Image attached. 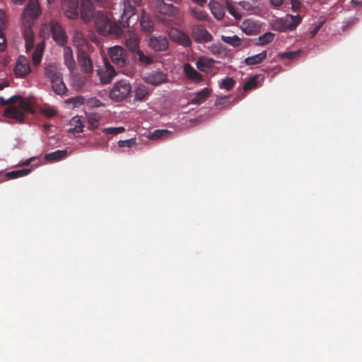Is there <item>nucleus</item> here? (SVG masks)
<instances>
[{
  "label": "nucleus",
  "mask_w": 362,
  "mask_h": 362,
  "mask_svg": "<svg viewBox=\"0 0 362 362\" xmlns=\"http://www.w3.org/2000/svg\"><path fill=\"white\" fill-rule=\"evenodd\" d=\"M95 25L98 32L104 36L109 34L119 35L122 32L121 26L115 21H112L103 11H98L96 13Z\"/></svg>",
  "instance_id": "f257e3e1"
},
{
  "label": "nucleus",
  "mask_w": 362,
  "mask_h": 362,
  "mask_svg": "<svg viewBox=\"0 0 362 362\" xmlns=\"http://www.w3.org/2000/svg\"><path fill=\"white\" fill-rule=\"evenodd\" d=\"M299 15H286L284 18L273 20V30L286 31L294 30L301 22Z\"/></svg>",
  "instance_id": "f03ea898"
},
{
  "label": "nucleus",
  "mask_w": 362,
  "mask_h": 362,
  "mask_svg": "<svg viewBox=\"0 0 362 362\" xmlns=\"http://www.w3.org/2000/svg\"><path fill=\"white\" fill-rule=\"evenodd\" d=\"M132 91V87L126 80H120L115 83L110 92V97L115 101H122L126 99Z\"/></svg>",
  "instance_id": "7ed1b4c3"
},
{
  "label": "nucleus",
  "mask_w": 362,
  "mask_h": 362,
  "mask_svg": "<svg viewBox=\"0 0 362 362\" xmlns=\"http://www.w3.org/2000/svg\"><path fill=\"white\" fill-rule=\"evenodd\" d=\"M109 56L116 66L123 67L127 64V52L120 46H115L109 49Z\"/></svg>",
  "instance_id": "20e7f679"
},
{
  "label": "nucleus",
  "mask_w": 362,
  "mask_h": 362,
  "mask_svg": "<svg viewBox=\"0 0 362 362\" xmlns=\"http://www.w3.org/2000/svg\"><path fill=\"white\" fill-rule=\"evenodd\" d=\"M148 47L154 52H165L169 48V40L165 35H151L148 40Z\"/></svg>",
  "instance_id": "39448f33"
},
{
  "label": "nucleus",
  "mask_w": 362,
  "mask_h": 362,
  "mask_svg": "<svg viewBox=\"0 0 362 362\" xmlns=\"http://www.w3.org/2000/svg\"><path fill=\"white\" fill-rule=\"evenodd\" d=\"M134 14L135 8L133 5H132L131 1H124L123 4V12L120 16V18L119 19L120 25L123 28L129 27L130 19Z\"/></svg>",
  "instance_id": "423d86ee"
},
{
  "label": "nucleus",
  "mask_w": 362,
  "mask_h": 362,
  "mask_svg": "<svg viewBox=\"0 0 362 362\" xmlns=\"http://www.w3.org/2000/svg\"><path fill=\"white\" fill-rule=\"evenodd\" d=\"M192 35L197 42H208L211 41L212 36L202 25H194L192 28Z\"/></svg>",
  "instance_id": "0eeeda50"
},
{
  "label": "nucleus",
  "mask_w": 362,
  "mask_h": 362,
  "mask_svg": "<svg viewBox=\"0 0 362 362\" xmlns=\"http://www.w3.org/2000/svg\"><path fill=\"white\" fill-rule=\"evenodd\" d=\"M62 8L66 17L75 19L78 16V0H62Z\"/></svg>",
  "instance_id": "6e6552de"
},
{
  "label": "nucleus",
  "mask_w": 362,
  "mask_h": 362,
  "mask_svg": "<svg viewBox=\"0 0 362 362\" xmlns=\"http://www.w3.org/2000/svg\"><path fill=\"white\" fill-rule=\"evenodd\" d=\"M50 29L54 40L59 45H64L67 41L66 33L62 26L55 21L50 23Z\"/></svg>",
  "instance_id": "1a4fd4ad"
},
{
  "label": "nucleus",
  "mask_w": 362,
  "mask_h": 362,
  "mask_svg": "<svg viewBox=\"0 0 362 362\" xmlns=\"http://www.w3.org/2000/svg\"><path fill=\"white\" fill-rule=\"evenodd\" d=\"M81 18L85 23L90 22L95 16L94 6L90 0H81Z\"/></svg>",
  "instance_id": "9d476101"
},
{
  "label": "nucleus",
  "mask_w": 362,
  "mask_h": 362,
  "mask_svg": "<svg viewBox=\"0 0 362 362\" xmlns=\"http://www.w3.org/2000/svg\"><path fill=\"white\" fill-rule=\"evenodd\" d=\"M169 36L173 42L180 45L190 47L192 45L189 35L178 29H172L169 33Z\"/></svg>",
  "instance_id": "9b49d317"
},
{
  "label": "nucleus",
  "mask_w": 362,
  "mask_h": 362,
  "mask_svg": "<svg viewBox=\"0 0 362 362\" xmlns=\"http://www.w3.org/2000/svg\"><path fill=\"white\" fill-rule=\"evenodd\" d=\"M30 72V66L29 60L25 57H19L16 63L14 73L16 76L24 78Z\"/></svg>",
  "instance_id": "f8f14e48"
},
{
  "label": "nucleus",
  "mask_w": 362,
  "mask_h": 362,
  "mask_svg": "<svg viewBox=\"0 0 362 362\" xmlns=\"http://www.w3.org/2000/svg\"><path fill=\"white\" fill-rule=\"evenodd\" d=\"M144 80L146 83L156 86L167 83L168 78L165 74L154 71L145 76Z\"/></svg>",
  "instance_id": "ddd939ff"
},
{
  "label": "nucleus",
  "mask_w": 362,
  "mask_h": 362,
  "mask_svg": "<svg viewBox=\"0 0 362 362\" xmlns=\"http://www.w3.org/2000/svg\"><path fill=\"white\" fill-rule=\"evenodd\" d=\"M104 61L105 70L98 71V75L100 76L101 83L107 84L116 76V71L107 59H105Z\"/></svg>",
  "instance_id": "4468645a"
},
{
  "label": "nucleus",
  "mask_w": 362,
  "mask_h": 362,
  "mask_svg": "<svg viewBox=\"0 0 362 362\" xmlns=\"http://www.w3.org/2000/svg\"><path fill=\"white\" fill-rule=\"evenodd\" d=\"M156 8L162 14L168 16H175L177 13V8L172 4H168L163 0H154Z\"/></svg>",
  "instance_id": "2eb2a0df"
},
{
  "label": "nucleus",
  "mask_w": 362,
  "mask_h": 362,
  "mask_svg": "<svg viewBox=\"0 0 362 362\" xmlns=\"http://www.w3.org/2000/svg\"><path fill=\"white\" fill-rule=\"evenodd\" d=\"M78 62L83 71L87 74H90L93 71V62L88 54L83 50H79L78 52Z\"/></svg>",
  "instance_id": "dca6fc26"
},
{
  "label": "nucleus",
  "mask_w": 362,
  "mask_h": 362,
  "mask_svg": "<svg viewBox=\"0 0 362 362\" xmlns=\"http://www.w3.org/2000/svg\"><path fill=\"white\" fill-rule=\"evenodd\" d=\"M40 14V6L37 0H30L23 11V17L35 19Z\"/></svg>",
  "instance_id": "f3484780"
},
{
  "label": "nucleus",
  "mask_w": 362,
  "mask_h": 362,
  "mask_svg": "<svg viewBox=\"0 0 362 362\" xmlns=\"http://www.w3.org/2000/svg\"><path fill=\"white\" fill-rule=\"evenodd\" d=\"M183 71L186 77L194 83H199L204 80L203 76L189 63L184 64Z\"/></svg>",
  "instance_id": "a211bd4d"
},
{
  "label": "nucleus",
  "mask_w": 362,
  "mask_h": 362,
  "mask_svg": "<svg viewBox=\"0 0 362 362\" xmlns=\"http://www.w3.org/2000/svg\"><path fill=\"white\" fill-rule=\"evenodd\" d=\"M4 115L8 118L13 119L20 123H23L25 120L24 113L13 106L6 108Z\"/></svg>",
  "instance_id": "6ab92c4d"
},
{
  "label": "nucleus",
  "mask_w": 362,
  "mask_h": 362,
  "mask_svg": "<svg viewBox=\"0 0 362 362\" xmlns=\"http://www.w3.org/2000/svg\"><path fill=\"white\" fill-rule=\"evenodd\" d=\"M44 74L50 81L59 80V77L62 76L54 64L45 65L44 67Z\"/></svg>",
  "instance_id": "aec40b11"
},
{
  "label": "nucleus",
  "mask_w": 362,
  "mask_h": 362,
  "mask_svg": "<svg viewBox=\"0 0 362 362\" xmlns=\"http://www.w3.org/2000/svg\"><path fill=\"white\" fill-rule=\"evenodd\" d=\"M209 6L211 13L217 20H222L224 18L226 9L223 5L218 1H211Z\"/></svg>",
  "instance_id": "412c9836"
},
{
  "label": "nucleus",
  "mask_w": 362,
  "mask_h": 362,
  "mask_svg": "<svg viewBox=\"0 0 362 362\" xmlns=\"http://www.w3.org/2000/svg\"><path fill=\"white\" fill-rule=\"evenodd\" d=\"M139 23L142 30L146 32H152L153 30V22L151 16L144 11H141L139 18Z\"/></svg>",
  "instance_id": "4be33fe9"
},
{
  "label": "nucleus",
  "mask_w": 362,
  "mask_h": 362,
  "mask_svg": "<svg viewBox=\"0 0 362 362\" xmlns=\"http://www.w3.org/2000/svg\"><path fill=\"white\" fill-rule=\"evenodd\" d=\"M211 90L209 88H204L197 92L193 99L191 100V104L200 105L203 103L211 95Z\"/></svg>",
  "instance_id": "5701e85b"
},
{
  "label": "nucleus",
  "mask_w": 362,
  "mask_h": 362,
  "mask_svg": "<svg viewBox=\"0 0 362 362\" xmlns=\"http://www.w3.org/2000/svg\"><path fill=\"white\" fill-rule=\"evenodd\" d=\"M64 63L69 71H72L76 67V62L74 59L73 52L70 47H65L64 48Z\"/></svg>",
  "instance_id": "b1692460"
},
{
  "label": "nucleus",
  "mask_w": 362,
  "mask_h": 362,
  "mask_svg": "<svg viewBox=\"0 0 362 362\" xmlns=\"http://www.w3.org/2000/svg\"><path fill=\"white\" fill-rule=\"evenodd\" d=\"M241 29L245 34L252 35L257 33L259 27L254 21L247 19L242 23Z\"/></svg>",
  "instance_id": "393cba45"
},
{
  "label": "nucleus",
  "mask_w": 362,
  "mask_h": 362,
  "mask_svg": "<svg viewBox=\"0 0 362 362\" xmlns=\"http://www.w3.org/2000/svg\"><path fill=\"white\" fill-rule=\"evenodd\" d=\"M214 60L206 57H199L197 60L196 66L197 68L200 71L205 72L207 69H211L213 66Z\"/></svg>",
  "instance_id": "a878e982"
},
{
  "label": "nucleus",
  "mask_w": 362,
  "mask_h": 362,
  "mask_svg": "<svg viewBox=\"0 0 362 362\" xmlns=\"http://www.w3.org/2000/svg\"><path fill=\"white\" fill-rule=\"evenodd\" d=\"M44 49V42H41L36 45L35 49L32 55L33 63L35 66H37L40 64Z\"/></svg>",
  "instance_id": "bb28decb"
},
{
  "label": "nucleus",
  "mask_w": 362,
  "mask_h": 362,
  "mask_svg": "<svg viewBox=\"0 0 362 362\" xmlns=\"http://www.w3.org/2000/svg\"><path fill=\"white\" fill-rule=\"evenodd\" d=\"M267 57L266 51H263L257 54L248 57L245 59V64L247 66H253L263 62Z\"/></svg>",
  "instance_id": "cd10ccee"
},
{
  "label": "nucleus",
  "mask_w": 362,
  "mask_h": 362,
  "mask_svg": "<svg viewBox=\"0 0 362 362\" xmlns=\"http://www.w3.org/2000/svg\"><path fill=\"white\" fill-rule=\"evenodd\" d=\"M24 38L25 41L26 51H30L34 46V33L30 28H27L24 30Z\"/></svg>",
  "instance_id": "c85d7f7f"
},
{
  "label": "nucleus",
  "mask_w": 362,
  "mask_h": 362,
  "mask_svg": "<svg viewBox=\"0 0 362 362\" xmlns=\"http://www.w3.org/2000/svg\"><path fill=\"white\" fill-rule=\"evenodd\" d=\"M189 13L192 18L198 21H205L209 18L208 14L197 7H191L189 8Z\"/></svg>",
  "instance_id": "c756f323"
},
{
  "label": "nucleus",
  "mask_w": 362,
  "mask_h": 362,
  "mask_svg": "<svg viewBox=\"0 0 362 362\" xmlns=\"http://www.w3.org/2000/svg\"><path fill=\"white\" fill-rule=\"evenodd\" d=\"M66 155V150H57L54 152L46 154L45 156V159L47 161H57L65 158Z\"/></svg>",
  "instance_id": "7c9ffc66"
},
{
  "label": "nucleus",
  "mask_w": 362,
  "mask_h": 362,
  "mask_svg": "<svg viewBox=\"0 0 362 362\" xmlns=\"http://www.w3.org/2000/svg\"><path fill=\"white\" fill-rule=\"evenodd\" d=\"M51 83L54 91L57 95H63L67 91V88L62 81V76L59 77V80L52 81Z\"/></svg>",
  "instance_id": "2f4dec72"
},
{
  "label": "nucleus",
  "mask_w": 362,
  "mask_h": 362,
  "mask_svg": "<svg viewBox=\"0 0 362 362\" xmlns=\"http://www.w3.org/2000/svg\"><path fill=\"white\" fill-rule=\"evenodd\" d=\"M31 172L30 168H25L17 170H13L5 173V177L8 180L16 179L21 177L28 175Z\"/></svg>",
  "instance_id": "473e14b6"
},
{
  "label": "nucleus",
  "mask_w": 362,
  "mask_h": 362,
  "mask_svg": "<svg viewBox=\"0 0 362 362\" xmlns=\"http://www.w3.org/2000/svg\"><path fill=\"white\" fill-rule=\"evenodd\" d=\"M221 40L234 47H238L242 45V39L237 35H222Z\"/></svg>",
  "instance_id": "72a5a7b5"
},
{
  "label": "nucleus",
  "mask_w": 362,
  "mask_h": 362,
  "mask_svg": "<svg viewBox=\"0 0 362 362\" xmlns=\"http://www.w3.org/2000/svg\"><path fill=\"white\" fill-rule=\"evenodd\" d=\"M71 124L74 125V127L70 129L69 131L73 133H81L83 132L84 125L83 124L82 117L76 116L72 118Z\"/></svg>",
  "instance_id": "f704fd0d"
},
{
  "label": "nucleus",
  "mask_w": 362,
  "mask_h": 362,
  "mask_svg": "<svg viewBox=\"0 0 362 362\" xmlns=\"http://www.w3.org/2000/svg\"><path fill=\"white\" fill-rule=\"evenodd\" d=\"M148 94V90L144 85L138 86L134 90V98L136 100L142 101Z\"/></svg>",
  "instance_id": "c9c22d12"
},
{
  "label": "nucleus",
  "mask_w": 362,
  "mask_h": 362,
  "mask_svg": "<svg viewBox=\"0 0 362 362\" xmlns=\"http://www.w3.org/2000/svg\"><path fill=\"white\" fill-rule=\"evenodd\" d=\"M88 122L89 124V129H94L98 127L100 121L101 117L97 113H90L88 115Z\"/></svg>",
  "instance_id": "e433bc0d"
},
{
  "label": "nucleus",
  "mask_w": 362,
  "mask_h": 362,
  "mask_svg": "<svg viewBox=\"0 0 362 362\" xmlns=\"http://www.w3.org/2000/svg\"><path fill=\"white\" fill-rule=\"evenodd\" d=\"M300 53V50L298 49V51H289V52H285L283 53H279L278 54V57L281 59H287L289 61L294 60Z\"/></svg>",
  "instance_id": "4c0bfd02"
},
{
  "label": "nucleus",
  "mask_w": 362,
  "mask_h": 362,
  "mask_svg": "<svg viewBox=\"0 0 362 362\" xmlns=\"http://www.w3.org/2000/svg\"><path fill=\"white\" fill-rule=\"evenodd\" d=\"M18 105L21 110L28 112V113H34L35 110L33 107L30 105V103L25 100H24L21 96L18 101Z\"/></svg>",
  "instance_id": "58836bf2"
},
{
  "label": "nucleus",
  "mask_w": 362,
  "mask_h": 362,
  "mask_svg": "<svg viewBox=\"0 0 362 362\" xmlns=\"http://www.w3.org/2000/svg\"><path fill=\"white\" fill-rule=\"evenodd\" d=\"M235 84V81L231 77H226L223 78L220 83V88L226 89V90H230L233 88Z\"/></svg>",
  "instance_id": "ea45409f"
},
{
  "label": "nucleus",
  "mask_w": 362,
  "mask_h": 362,
  "mask_svg": "<svg viewBox=\"0 0 362 362\" xmlns=\"http://www.w3.org/2000/svg\"><path fill=\"white\" fill-rule=\"evenodd\" d=\"M139 40L135 35L130 36L128 39L126 40V45L132 51L136 49L139 47Z\"/></svg>",
  "instance_id": "a19ab883"
},
{
  "label": "nucleus",
  "mask_w": 362,
  "mask_h": 362,
  "mask_svg": "<svg viewBox=\"0 0 362 362\" xmlns=\"http://www.w3.org/2000/svg\"><path fill=\"white\" fill-rule=\"evenodd\" d=\"M226 6L227 7L230 14L232 15L235 19L238 20L241 18L242 15L236 11L235 7L233 5L230 0L226 1Z\"/></svg>",
  "instance_id": "79ce46f5"
},
{
  "label": "nucleus",
  "mask_w": 362,
  "mask_h": 362,
  "mask_svg": "<svg viewBox=\"0 0 362 362\" xmlns=\"http://www.w3.org/2000/svg\"><path fill=\"white\" fill-rule=\"evenodd\" d=\"M257 76H252L243 85V90L245 91L250 90L257 87Z\"/></svg>",
  "instance_id": "37998d69"
},
{
  "label": "nucleus",
  "mask_w": 362,
  "mask_h": 362,
  "mask_svg": "<svg viewBox=\"0 0 362 362\" xmlns=\"http://www.w3.org/2000/svg\"><path fill=\"white\" fill-rule=\"evenodd\" d=\"M136 54L138 56V60L141 63L144 64H150L153 63V59L151 57L144 54L141 50H137Z\"/></svg>",
  "instance_id": "c03bdc74"
},
{
  "label": "nucleus",
  "mask_w": 362,
  "mask_h": 362,
  "mask_svg": "<svg viewBox=\"0 0 362 362\" xmlns=\"http://www.w3.org/2000/svg\"><path fill=\"white\" fill-rule=\"evenodd\" d=\"M169 134V132L166 129H157L155 130L150 136L149 139L152 140L158 139L163 138L167 136Z\"/></svg>",
  "instance_id": "a18cd8bd"
},
{
  "label": "nucleus",
  "mask_w": 362,
  "mask_h": 362,
  "mask_svg": "<svg viewBox=\"0 0 362 362\" xmlns=\"http://www.w3.org/2000/svg\"><path fill=\"white\" fill-rule=\"evenodd\" d=\"M124 130L125 129L123 127H108L103 129V132H104L106 134L117 135L119 133L124 132Z\"/></svg>",
  "instance_id": "49530a36"
},
{
  "label": "nucleus",
  "mask_w": 362,
  "mask_h": 362,
  "mask_svg": "<svg viewBox=\"0 0 362 362\" xmlns=\"http://www.w3.org/2000/svg\"><path fill=\"white\" fill-rule=\"evenodd\" d=\"M272 42V33L267 32L264 35L260 36L258 38V42L256 43L257 45H264L267 43Z\"/></svg>",
  "instance_id": "de8ad7c7"
},
{
  "label": "nucleus",
  "mask_w": 362,
  "mask_h": 362,
  "mask_svg": "<svg viewBox=\"0 0 362 362\" xmlns=\"http://www.w3.org/2000/svg\"><path fill=\"white\" fill-rule=\"evenodd\" d=\"M135 144H136V139L135 138H132V139H127V140H119L118 141V146L120 148H122V147L131 148L133 146H134Z\"/></svg>",
  "instance_id": "09e8293b"
},
{
  "label": "nucleus",
  "mask_w": 362,
  "mask_h": 362,
  "mask_svg": "<svg viewBox=\"0 0 362 362\" xmlns=\"http://www.w3.org/2000/svg\"><path fill=\"white\" fill-rule=\"evenodd\" d=\"M68 103H72L74 107H78L84 103V98L81 96L72 98L66 101Z\"/></svg>",
  "instance_id": "8fccbe9b"
},
{
  "label": "nucleus",
  "mask_w": 362,
  "mask_h": 362,
  "mask_svg": "<svg viewBox=\"0 0 362 362\" xmlns=\"http://www.w3.org/2000/svg\"><path fill=\"white\" fill-rule=\"evenodd\" d=\"M87 105L91 107H98L103 106V103L96 98H91L87 100Z\"/></svg>",
  "instance_id": "3c124183"
},
{
  "label": "nucleus",
  "mask_w": 362,
  "mask_h": 362,
  "mask_svg": "<svg viewBox=\"0 0 362 362\" xmlns=\"http://www.w3.org/2000/svg\"><path fill=\"white\" fill-rule=\"evenodd\" d=\"M6 48V41L1 31H0V52H3Z\"/></svg>",
  "instance_id": "603ef678"
},
{
  "label": "nucleus",
  "mask_w": 362,
  "mask_h": 362,
  "mask_svg": "<svg viewBox=\"0 0 362 362\" xmlns=\"http://www.w3.org/2000/svg\"><path fill=\"white\" fill-rule=\"evenodd\" d=\"M44 113L49 117H52L56 115L57 112L55 110L52 108H47L44 110Z\"/></svg>",
  "instance_id": "864d4df0"
},
{
  "label": "nucleus",
  "mask_w": 362,
  "mask_h": 362,
  "mask_svg": "<svg viewBox=\"0 0 362 362\" xmlns=\"http://www.w3.org/2000/svg\"><path fill=\"white\" fill-rule=\"evenodd\" d=\"M239 4L245 10L250 11L252 10L253 6L249 3L246 1H240Z\"/></svg>",
  "instance_id": "5fc2aeb1"
},
{
  "label": "nucleus",
  "mask_w": 362,
  "mask_h": 362,
  "mask_svg": "<svg viewBox=\"0 0 362 362\" xmlns=\"http://www.w3.org/2000/svg\"><path fill=\"white\" fill-rule=\"evenodd\" d=\"M20 95H13L10 97L7 101V105L11 103H18V100L20 99Z\"/></svg>",
  "instance_id": "6e6d98bb"
},
{
  "label": "nucleus",
  "mask_w": 362,
  "mask_h": 362,
  "mask_svg": "<svg viewBox=\"0 0 362 362\" xmlns=\"http://www.w3.org/2000/svg\"><path fill=\"white\" fill-rule=\"evenodd\" d=\"M292 8L293 11H296L300 8V1L299 0H292L291 1Z\"/></svg>",
  "instance_id": "4d7b16f0"
},
{
  "label": "nucleus",
  "mask_w": 362,
  "mask_h": 362,
  "mask_svg": "<svg viewBox=\"0 0 362 362\" xmlns=\"http://www.w3.org/2000/svg\"><path fill=\"white\" fill-rule=\"evenodd\" d=\"M321 26V25H317L311 30L310 34L312 37H313L318 33Z\"/></svg>",
  "instance_id": "13d9d810"
},
{
  "label": "nucleus",
  "mask_w": 362,
  "mask_h": 362,
  "mask_svg": "<svg viewBox=\"0 0 362 362\" xmlns=\"http://www.w3.org/2000/svg\"><path fill=\"white\" fill-rule=\"evenodd\" d=\"M35 160V158L33 157V158H30L29 159H27L26 160L23 161V163H21L19 165L20 166H28L30 164V163Z\"/></svg>",
  "instance_id": "bf43d9fd"
},
{
  "label": "nucleus",
  "mask_w": 362,
  "mask_h": 362,
  "mask_svg": "<svg viewBox=\"0 0 362 362\" xmlns=\"http://www.w3.org/2000/svg\"><path fill=\"white\" fill-rule=\"evenodd\" d=\"M4 23H5V14L1 10H0V26L4 25Z\"/></svg>",
  "instance_id": "052dcab7"
},
{
  "label": "nucleus",
  "mask_w": 362,
  "mask_h": 362,
  "mask_svg": "<svg viewBox=\"0 0 362 362\" xmlns=\"http://www.w3.org/2000/svg\"><path fill=\"white\" fill-rule=\"evenodd\" d=\"M284 2V0H273V6H279Z\"/></svg>",
  "instance_id": "680f3d73"
},
{
  "label": "nucleus",
  "mask_w": 362,
  "mask_h": 362,
  "mask_svg": "<svg viewBox=\"0 0 362 362\" xmlns=\"http://www.w3.org/2000/svg\"><path fill=\"white\" fill-rule=\"evenodd\" d=\"M351 3L356 6L362 5V0H351Z\"/></svg>",
  "instance_id": "e2e57ef3"
},
{
  "label": "nucleus",
  "mask_w": 362,
  "mask_h": 362,
  "mask_svg": "<svg viewBox=\"0 0 362 362\" xmlns=\"http://www.w3.org/2000/svg\"><path fill=\"white\" fill-rule=\"evenodd\" d=\"M194 1L197 2L199 6H204L206 0H193Z\"/></svg>",
  "instance_id": "0e129e2a"
},
{
  "label": "nucleus",
  "mask_w": 362,
  "mask_h": 362,
  "mask_svg": "<svg viewBox=\"0 0 362 362\" xmlns=\"http://www.w3.org/2000/svg\"><path fill=\"white\" fill-rule=\"evenodd\" d=\"M8 86V82H2L0 83V90H3L5 87Z\"/></svg>",
  "instance_id": "69168bd1"
},
{
  "label": "nucleus",
  "mask_w": 362,
  "mask_h": 362,
  "mask_svg": "<svg viewBox=\"0 0 362 362\" xmlns=\"http://www.w3.org/2000/svg\"><path fill=\"white\" fill-rule=\"evenodd\" d=\"M0 105H7V101L3 97H0Z\"/></svg>",
  "instance_id": "338daca9"
},
{
  "label": "nucleus",
  "mask_w": 362,
  "mask_h": 362,
  "mask_svg": "<svg viewBox=\"0 0 362 362\" xmlns=\"http://www.w3.org/2000/svg\"><path fill=\"white\" fill-rule=\"evenodd\" d=\"M358 21V19L357 18H354L351 21H349L348 23H347V26H349L351 25H354V23H356V22Z\"/></svg>",
  "instance_id": "774afa93"
}]
</instances>
